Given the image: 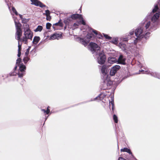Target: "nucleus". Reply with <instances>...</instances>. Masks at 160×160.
Wrapping results in <instances>:
<instances>
[{"instance_id": "nucleus-40", "label": "nucleus", "mask_w": 160, "mask_h": 160, "mask_svg": "<svg viewBox=\"0 0 160 160\" xmlns=\"http://www.w3.org/2000/svg\"><path fill=\"white\" fill-rule=\"evenodd\" d=\"M45 12H46L45 14H46V16L50 15V12L49 10H46Z\"/></svg>"}, {"instance_id": "nucleus-23", "label": "nucleus", "mask_w": 160, "mask_h": 160, "mask_svg": "<svg viewBox=\"0 0 160 160\" xmlns=\"http://www.w3.org/2000/svg\"><path fill=\"white\" fill-rule=\"evenodd\" d=\"M42 27L41 26H38L37 28L34 30L35 32H41L42 29Z\"/></svg>"}, {"instance_id": "nucleus-21", "label": "nucleus", "mask_w": 160, "mask_h": 160, "mask_svg": "<svg viewBox=\"0 0 160 160\" xmlns=\"http://www.w3.org/2000/svg\"><path fill=\"white\" fill-rule=\"evenodd\" d=\"M110 42L115 45H117L118 43V39L115 38H113L111 39Z\"/></svg>"}, {"instance_id": "nucleus-5", "label": "nucleus", "mask_w": 160, "mask_h": 160, "mask_svg": "<svg viewBox=\"0 0 160 160\" xmlns=\"http://www.w3.org/2000/svg\"><path fill=\"white\" fill-rule=\"evenodd\" d=\"M14 23L17 31L16 33V36L17 37L18 39H20V37H21L22 35V31L21 29V24L18 21H17L15 18L14 19Z\"/></svg>"}, {"instance_id": "nucleus-28", "label": "nucleus", "mask_w": 160, "mask_h": 160, "mask_svg": "<svg viewBox=\"0 0 160 160\" xmlns=\"http://www.w3.org/2000/svg\"><path fill=\"white\" fill-rule=\"evenodd\" d=\"M113 119L115 123H117L118 122V118L117 116L115 114L113 115Z\"/></svg>"}, {"instance_id": "nucleus-46", "label": "nucleus", "mask_w": 160, "mask_h": 160, "mask_svg": "<svg viewBox=\"0 0 160 160\" xmlns=\"http://www.w3.org/2000/svg\"><path fill=\"white\" fill-rule=\"evenodd\" d=\"M81 19H82V24H83V25H85V24H86L85 22H84V20H83V18Z\"/></svg>"}, {"instance_id": "nucleus-41", "label": "nucleus", "mask_w": 160, "mask_h": 160, "mask_svg": "<svg viewBox=\"0 0 160 160\" xmlns=\"http://www.w3.org/2000/svg\"><path fill=\"white\" fill-rule=\"evenodd\" d=\"M129 34L132 35H133L134 33H135V31L134 30H132L129 32Z\"/></svg>"}, {"instance_id": "nucleus-26", "label": "nucleus", "mask_w": 160, "mask_h": 160, "mask_svg": "<svg viewBox=\"0 0 160 160\" xmlns=\"http://www.w3.org/2000/svg\"><path fill=\"white\" fill-rule=\"evenodd\" d=\"M131 36L128 35V36H126V37L123 38H122V41L124 42H128L129 39L131 38Z\"/></svg>"}, {"instance_id": "nucleus-53", "label": "nucleus", "mask_w": 160, "mask_h": 160, "mask_svg": "<svg viewBox=\"0 0 160 160\" xmlns=\"http://www.w3.org/2000/svg\"><path fill=\"white\" fill-rule=\"evenodd\" d=\"M124 78H125V77ZM126 78H127V77H126Z\"/></svg>"}, {"instance_id": "nucleus-27", "label": "nucleus", "mask_w": 160, "mask_h": 160, "mask_svg": "<svg viewBox=\"0 0 160 160\" xmlns=\"http://www.w3.org/2000/svg\"><path fill=\"white\" fill-rule=\"evenodd\" d=\"M30 59V58L26 56L23 59V60L25 64H26Z\"/></svg>"}, {"instance_id": "nucleus-13", "label": "nucleus", "mask_w": 160, "mask_h": 160, "mask_svg": "<svg viewBox=\"0 0 160 160\" xmlns=\"http://www.w3.org/2000/svg\"><path fill=\"white\" fill-rule=\"evenodd\" d=\"M108 62L110 64H113L117 62V59L115 57H109L108 58Z\"/></svg>"}, {"instance_id": "nucleus-3", "label": "nucleus", "mask_w": 160, "mask_h": 160, "mask_svg": "<svg viewBox=\"0 0 160 160\" xmlns=\"http://www.w3.org/2000/svg\"><path fill=\"white\" fill-rule=\"evenodd\" d=\"M101 72L103 74V87L102 89H106L108 87L110 86L112 84V82L110 79V77L107 74L106 72L107 71V66L103 65L101 68Z\"/></svg>"}, {"instance_id": "nucleus-37", "label": "nucleus", "mask_w": 160, "mask_h": 160, "mask_svg": "<svg viewBox=\"0 0 160 160\" xmlns=\"http://www.w3.org/2000/svg\"><path fill=\"white\" fill-rule=\"evenodd\" d=\"M17 73L15 72L14 71H13V72H11L9 73V75L10 76H13L16 75Z\"/></svg>"}, {"instance_id": "nucleus-4", "label": "nucleus", "mask_w": 160, "mask_h": 160, "mask_svg": "<svg viewBox=\"0 0 160 160\" xmlns=\"http://www.w3.org/2000/svg\"><path fill=\"white\" fill-rule=\"evenodd\" d=\"M24 36L23 37L22 41L24 42L25 44H27L28 39L32 40L33 36L32 33L29 28H27L24 29Z\"/></svg>"}, {"instance_id": "nucleus-38", "label": "nucleus", "mask_w": 160, "mask_h": 160, "mask_svg": "<svg viewBox=\"0 0 160 160\" xmlns=\"http://www.w3.org/2000/svg\"><path fill=\"white\" fill-rule=\"evenodd\" d=\"M109 104L110 105L111 104L112 105V106H114V100L113 98H112L111 101L109 102Z\"/></svg>"}, {"instance_id": "nucleus-24", "label": "nucleus", "mask_w": 160, "mask_h": 160, "mask_svg": "<svg viewBox=\"0 0 160 160\" xmlns=\"http://www.w3.org/2000/svg\"><path fill=\"white\" fill-rule=\"evenodd\" d=\"M117 72L121 68V67L118 65H116L112 67Z\"/></svg>"}, {"instance_id": "nucleus-29", "label": "nucleus", "mask_w": 160, "mask_h": 160, "mask_svg": "<svg viewBox=\"0 0 160 160\" xmlns=\"http://www.w3.org/2000/svg\"><path fill=\"white\" fill-rule=\"evenodd\" d=\"M101 95V94H100L98 96L96 97L95 98H94L93 99H91L89 101H95L97 99H99L100 100H101V98H100V96Z\"/></svg>"}, {"instance_id": "nucleus-25", "label": "nucleus", "mask_w": 160, "mask_h": 160, "mask_svg": "<svg viewBox=\"0 0 160 160\" xmlns=\"http://www.w3.org/2000/svg\"><path fill=\"white\" fill-rule=\"evenodd\" d=\"M158 9V6L157 4L154 5V8L152 10V12L153 13L156 12Z\"/></svg>"}, {"instance_id": "nucleus-36", "label": "nucleus", "mask_w": 160, "mask_h": 160, "mask_svg": "<svg viewBox=\"0 0 160 160\" xmlns=\"http://www.w3.org/2000/svg\"><path fill=\"white\" fill-rule=\"evenodd\" d=\"M103 35L104 36L106 39H111V38L109 36H108V35L104 33H103Z\"/></svg>"}, {"instance_id": "nucleus-8", "label": "nucleus", "mask_w": 160, "mask_h": 160, "mask_svg": "<svg viewBox=\"0 0 160 160\" xmlns=\"http://www.w3.org/2000/svg\"><path fill=\"white\" fill-rule=\"evenodd\" d=\"M86 37L88 39V40L87 41H86L85 39L82 38H78V39H79L80 42L82 45H84V46H87L88 42H89V39L92 38V36L88 35L86 36Z\"/></svg>"}, {"instance_id": "nucleus-10", "label": "nucleus", "mask_w": 160, "mask_h": 160, "mask_svg": "<svg viewBox=\"0 0 160 160\" xmlns=\"http://www.w3.org/2000/svg\"><path fill=\"white\" fill-rule=\"evenodd\" d=\"M125 61L126 58H124L123 55H120L118 60H117V62L118 64L125 65L126 64Z\"/></svg>"}, {"instance_id": "nucleus-48", "label": "nucleus", "mask_w": 160, "mask_h": 160, "mask_svg": "<svg viewBox=\"0 0 160 160\" xmlns=\"http://www.w3.org/2000/svg\"><path fill=\"white\" fill-rule=\"evenodd\" d=\"M19 17H20V18L21 19V20L23 18H22V15L20 14H18Z\"/></svg>"}, {"instance_id": "nucleus-52", "label": "nucleus", "mask_w": 160, "mask_h": 160, "mask_svg": "<svg viewBox=\"0 0 160 160\" xmlns=\"http://www.w3.org/2000/svg\"><path fill=\"white\" fill-rule=\"evenodd\" d=\"M47 118H48V117H47L46 118H45V120H47Z\"/></svg>"}, {"instance_id": "nucleus-43", "label": "nucleus", "mask_w": 160, "mask_h": 160, "mask_svg": "<svg viewBox=\"0 0 160 160\" xmlns=\"http://www.w3.org/2000/svg\"><path fill=\"white\" fill-rule=\"evenodd\" d=\"M49 107H48L47 108V109L46 110V111H47V114H48L50 112V110L49 109Z\"/></svg>"}, {"instance_id": "nucleus-39", "label": "nucleus", "mask_w": 160, "mask_h": 160, "mask_svg": "<svg viewBox=\"0 0 160 160\" xmlns=\"http://www.w3.org/2000/svg\"><path fill=\"white\" fill-rule=\"evenodd\" d=\"M21 61V59L20 58H19L17 59L16 61V64H19Z\"/></svg>"}, {"instance_id": "nucleus-6", "label": "nucleus", "mask_w": 160, "mask_h": 160, "mask_svg": "<svg viewBox=\"0 0 160 160\" xmlns=\"http://www.w3.org/2000/svg\"><path fill=\"white\" fill-rule=\"evenodd\" d=\"M160 15V9L158 10V12L156 13L151 18V21L153 26L156 28L158 23V18Z\"/></svg>"}, {"instance_id": "nucleus-42", "label": "nucleus", "mask_w": 160, "mask_h": 160, "mask_svg": "<svg viewBox=\"0 0 160 160\" xmlns=\"http://www.w3.org/2000/svg\"><path fill=\"white\" fill-rule=\"evenodd\" d=\"M46 19L48 21H50L51 18L50 15L46 16Z\"/></svg>"}, {"instance_id": "nucleus-20", "label": "nucleus", "mask_w": 160, "mask_h": 160, "mask_svg": "<svg viewBox=\"0 0 160 160\" xmlns=\"http://www.w3.org/2000/svg\"><path fill=\"white\" fill-rule=\"evenodd\" d=\"M61 20H60L58 22H57L53 24V28H55L54 26H59L60 27H62L63 26L62 23L60 22Z\"/></svg>"}, {"instance_id": "nucleus-2", "label": "nucleus", "mask_w": 160, "mask_h": 160, "mask_svg": "<svg viewBox=\"0 0 160 160\" xmlns=\"http://www.w3.org/2000/svg\"><path fill=\"white\" fill-rule=\"evenodd\" d=\"M88 48L93 54L98 55L97 58L98 62L101 65L104 64L106 61V56L103 51H100V48L95 43L91 42Z\"/></svg>"}, {"instance_id": "nucleus-31", "label": "nucleus", "mask_w": 160, "mask_h": 160, "mask_svg": "<svg viewBox=\"0 0 160 160\" xmlns=\"http://www.w3.org/2000/svg\"><path fill=\"white\" fill-rule=\"evenodd\" d=\"M120 46L121 47V48H122V49L123 51H125L126 50V45L125 44H122L120 43Z\"/></svg>"}, {"instance_id": "nucleus-34", "label": "nucleus", "mask_w": 160, "mask_h": 160, "mask_svg": "<svg viewBox=\"0 0 160 160\" xmlns=\"http://www.w3.org/2000/svg\"><path fill=\"white\" fill-rule=\"evenodd\" d=\"M25 74V73L22 72L21 73H18V75L19 77L22 78L23 77V76Z\"/></svg>"}, {"instance_id": "nucleus-19", "label": "nucleus", "mask_w": 160, "mask_h": 160, "mask_svg": "<svg viewBox=\"0 0 160 160\" xmlns=\"http://www.w3.org/2000/svg\"><path fill=\"white\" fill-rule=\"evenodd\" d=\"M92 32H93L95 34L97 37L99 38H101L102 37L101 35L98 34V32L96 30L93 29H92Z\"/></svg>"}, {"instance_id": "nucleus-32", "label": "nucleus", "mask_w": 160, "mask_h": 160, "mask_svg": "<svg viewBox=\"0 0 160 160\" xmlns=\"http://www.w3.org/2000/svg\"><path fill=\"white\" fill-rule=\"evenodd\" d=\"M51 25L52 24L48 22L47 23L46 25V28L48 29H50Z\"/></svg>"}, {"instance_id": "nucleus-45", "label": "nucleus", "mask_w": 160, "mask_h": 160, "mask_svg": "<svg viewBox=\"0 0 160 160\" xmlns=\"http://www.w3.org/2000/svg\"><path fill=\"white\" fill-rule=\"evenodd\" d=\"M118 160H126L125 159L122 157H120L118 159Z\"/></svg>"}, {"instance_id": "nucleus-50", "label": "nucleus", "mask_w": 160, "mask_h": 160, "mask_svg": "<svg viewBox=\"0 0 160 160\" xmlns=\"http://www.w3.org/2000/svg\"><path fill=\"white\" fill-rule=\"evenodd\" d=\"M17 65H16V66L14 68V70H16L17 69V67H18Z\"/></svg>"}, {"instance_id": "nucleus-14", "label": "nucleus", "mask_w": 160, "mask_h": 160, "mask_svg": "<svg viewBox=\"0 0 160 160\" xmlns=\"http://www.w3.org/2000/svg\"><path fill=\"white\" fill-rule=\"evenodd\" d=\"M40 40V38L38 36H35L33 39L32 43L33 44H37Z\"/></svg>"}, {"instance_id": "nucleus-17", "label": "nucleus", "mask_w": 160, "mask_h": 160, "mask_svg": "<svg viewBox=\"0 0 160 160\" xmlns=\"http://www.w3.org/2000/svg\"><path fill=\"white\" fill-rule=\"evenodd\" d=\"M26 69V67L25 65L23 63L20 64L19 66V70L21 72H23L25 71Z\"/></svg>"}, {"instance_id": "nucleus-51", "label": "nucleus", "mask_w": 160, "mask_h": 160, "mask_svg": "<svg viewBox=\"0 0 160 160\" xmlns=\"http://www.w3.org/2000/svg\"><path fill=\"white\" fill-rule=\"evenodd\" d=\"M112 111L114 110V106H112Z\"/></svg>"}, {"instance_id": "nucleus-1", "label": "nucleus", "mask_w": 160, "mask_h": 160, "mask_svg": "<svg viewBox=\"0 0 160 160\" xmlns=\"http://www.w3.org/2000/svg\"><path fill=\"white\" fill-rule=\"evenodd\" d=\"M150 27L151 28L153 27L152 23L151 24L150 21H147L146 19H145L135 31V34L137 38L133 40L134 44H136L140 41H141L142 43L146 42L149 37L150 33L147 32L144 35V34L146 31L149 30Z\"/></svg>"}, {"instance_id": "nucleus-49", "label": "nucleus", "mask_w": 160, "mask_h": 160, "mask_svg": "<svg viewBox=\"0 0 160 160\" xmlns=\"http://www.w3.org/2000/svg\"><path fill=\"white\" fill-rule=\"evenodd\" d=\"M78 26V25L76 23H74L73 24V26L74 27H76V26Z\"/></svg>"}, {"instance_id": "nucleus-15", "label": "nucleus", "mask_w": 160, "mask_h": 160, "mask_svg": "<svg viewBox=\"0 0 160 160\" xmlns=\"http://www.w3.org/2000/svg\"><path fill=\"white\" fill-rule=\"evenodd\" d=\"M72 21V19L71 17H69L67 18H66L64 19V22L66 25H68L69 23Z\"/></svg>"}, {"instance_id": "nucleus-18", "label": "nucleus", "mask_w": 160, "mask_h": 160, "mask_svg": "<svg viewBox=\"0 0 160 160\" xmlns=\"http://www.w3.org/2000/svg\"><path fill=\"white\" fill-rule=\"evenodd\" d=\"M121 152H126L128 153H129L130 154H132V152L131 151V150L128 149L127 148H122L121 149Z\"/></svg>"}, {"instance_id": "nucleus-47", "label": "nucleus", "mask_w": 160, "mask_h": 160, "mask_svg": "<svg viewBox=\"0 0 160 160\" xmlns=\"http://www.w3.org/2000/svg\"><path fill=\"white\" fill-rule=\"evenodd\" d=\"M41 111L42 112H43L44 113H46L47 114V111L45 109H42Z\"/></svg>"}, {"instance_id": "nucleus-12", "label": "nucleus", "mask_w": 160, "mask_h": 160, "mask_svg": "<svg viewBox=\"0 0 160 160\" xmlns=\"http://www.w3.org/2000/svg\"><path fill=\"white\" fill-rule=\"evenodd\" d=\"M61 37V34L58 33H54L51 36L50 39L51 40H53L56 39H58V38Z\"/></svg>"}, {"instance_id": "nucleus-11", "label": "nucleus", "mask_w": 160, "mask_h": 160, "mask_svg": "<svg viewBox=\"0 0 160 160\" xmlns=\"http://www.w3.org/2000/svg\"><path fill=\"white\" fill-rule=\"evenodd\" d=\"M70 17L71 19H75L77 18L82 19V15L78 14H73L71 15Z\"/></svg>"}, {"instance_id": "nucleus-30", "label": "nucleus", "mask_w": 160, "mask_h": 160, "mask_svg": "<svg viewBox=\"0 0 160 160\" xmlns=\"http://www.w3.org/2000/svg\"><path fill=\"white\" fill-rule=\"evenodd\" d=\"M22 21V22L24 23H26L27 22H28L29 20V19H27L25 18H23L21 20Z\"/></svg>"}, {"instance_id": "nucleus-7", "label": "nucleus", "mask_w": 160, "mask_h": 160, "mask_svg": "<svg viewBox=\"0 0 160 160\" xmlns=\"http://www.w3.org/2000/svg\"><path fill=\"white\" fill-rule=\"evenodd\" d=\"M141 72L144 74H150L151 76L160 79V73L156 72H152L150 70L144 71L142 70L139 71Z\"/></svg>"}, {"instance_id": "nucleus-9", "label": "nucleus", "mask_w": 160, "mask_h": 160, "mask_svg": "<svg viewBox=\"0 0 160 160\" xmlns=\"http://www.w3.org/2000/svg\"><path fill=\"white\" fill-rule=\"evenodd\" d=\"M33 4L37 6H39L40 7L42 8L43 7H46V6L43 4L41 2L38 0H30Z\"/></svg>"}, {"instance_id": "nucleus-44", "label": "nucleus", "mask_w": 160, "mask_h": 160, "mask_svg": "<svg viewBox=\"0 0 160 160\" xmlns=\"http://www.w3.org/2000/svg\"><path fill=\"white\" fill-rule=\"evenodd\" d=\"M21 55V51H18V57H20Z\"/></svg>"}, {"instance_id": "nucleus-22", "label": "nucleus", "mask_w": 160, "mask_h": 160, "mask_svg": "<svg viewBox=\"0 0 160 160\" xmlns=\"http://www.w3.org/2000/svg\"><path fill=\"white\" fill-rule=\"evenodd\" d=\"M116 72V71L112 68L110 72V74L111 76H113L115 75Z\"/></svg>"}, {"instance_id": "nucleus-16", "label": "nucleus", "mask_w": 160, "mask_h": 160, "mask_svg": "<svg viewBox=\"0 0 160 160\" xmlns=\"http://www.w3.org/2000/svg\"><path fill=\"white\" fill-rule=\"evenodd\" d=\"M16 39H17L18 41V51H21V45L22 44H20V42H22V39L21 38V37H20V39H18L17 38V37L16 36Z\"/></svg>"}, {"instance_id": "nucleus-33", "label": "nucleus", "mask_w": 160, "mask_h": 160, "mask_svg": "<svg viewBox=\"0 0 160 160\" xmlns=\"http://www.w3.org/2000/svg\"><path fill=\"white\" fill-rule=\"evenodd\" d=\"M12 10L13 12L14 13L15 15H18V12H17L15 8L14 7H12Z\"/></svg>"}, {"instance_id": "nucleus-35", "label": "nucleus", "mask_w": 160, "mask_h": 160, "mask_svg": "<svg viewBox=\"0 0 160 160\" xmlns=\"http://www.w3.org/2000/svg\"><path fill=\"white\" fill-rule=\"evenodd\" d=\"M30 48L31 47H29L27 49V51L25 52V55L26 56H27L29 54V51Z\"/></svg>"}]
</instances>
